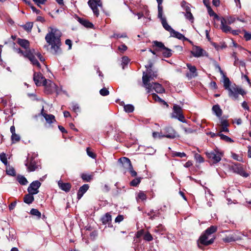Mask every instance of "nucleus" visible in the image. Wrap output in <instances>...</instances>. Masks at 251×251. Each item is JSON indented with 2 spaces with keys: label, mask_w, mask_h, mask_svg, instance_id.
Returning a JSON list of instances; mask_svg holds the SVG:
<instances>
[{
  "label": "nucleus",
  "mask_w": 251,
  "mask_h": 251,
  "mask_svg": "<svg viewBox=\"0 0 251 251\" xmlns=\"http://www.w3.org/2000/svg\"><path fill=\"white\" fill-rule=\"evenodd\" d=\"M182 129L184 131L185 134H192L196 131L195 130H194L189 127H186L183 126H181Z\"/></svg>",
  "instance_id": "nucleus-52"
},
{
  "label": "nucleus",
  "mask_w": 251,
  "mask_h": 251,
  "mask_svg": "<svg viewBox=\"0 0 251 251\" xmlns=\"http://www.w3.org/2000/svg\"><path fill=\"white\" fill-rule=\"evenodd\" d=\"M217 135L220 137L221 139L228 143H233V140L230 137L221 133H217Z\"/></svg>",
  "instance_id": "nucleus-36"
},
{
  "label": "nucleus",
  "mask_w": 251,
  "mask_h": 251,
  "mask_svg": "<svg viewBox=\"0 0 251 251\" xmlns=\"http://www.w3.org/2000/svg\"><path fill=\"white\" fill-rule=\"evenodd\" d=\"M236 240V239L233 235H230L223 238V241L225 243H230L231 242L235 241Z\"/></svg>",
  "instance_id": "nucleus-38"
},
{
  "label": "nucleus",
  "mask_w": 251,
  "mask_h": 251,
  "mask_svg": "<svg viewBox=\"0 0 251 251\" xmlns=\"http://www.w3.org/2000/svg\"><path fill=\"white\" fill-rule=\"evenodd\" d=\"M164 134L161 137H166L170 139H174L176 137V131L171 126H167L164 128Z\"/></svg>",
  "instance_id": "nucleus-12"
},
{
  "label": "nucleus",
  "mask_w": 251,
  "mask_h": 251,
  "mask_svg": "<svg viewBox=\"0 0 251 251\" xmlns=\"http://www.w3.org/2000/svg\"><path fill=\"white\" fill-rule=\"evenodd\" d=\"M207 9L208 14L210 16H213L214 20L220 21L221 18L219 17V16L214 12V11L212 9L210 6H207Z\"/></svg>",
  "instance_id": "nucleus-32"
},
{
  "label": "nucleus",
  "mask_w": 251,
  "mask_h": 251,
  "mask_svg": "<svg viewBox=\"0 0 251 251\" xmlns=\"http://www.w3.org/2000/svg\"><path fill=\"white\" fill-rule=\"evenodd\" d=\"M223 75L224 77V87L228 91V96L232 100H238L239 94L243 96L246 94V92L244 89L235 84L230 86L231 82L229 78L226 77L225 74Z\"/></svg>",
  "instance_id": "nucleus-2"
},
{
  "label": "nucleus",
  "mask_w": 251,
  "mask_h": 251,
  "mask_svg": "<svg viewBox=\"0 0 251 251\" xmlns=\"http://www.w3.org/2000/svg\"><path fill=\"white\" fill-rule=\"evenodd\" d=\"M221 25L220 28L224 32L226 33L230 32L231 28L230 26L226 25V20L225 18L222 17L220 19Z\"/></svg>",
  "instance_id": "nucleus-18"
},
{
  "label": "nucleus",
  "mask_w": 251,
  "mask_h": 251,
  "mask_svg": "<svg viewBox=\"0 0 251 251\" xmlns=\"http://www.w3.org/2000/svg\"><path fill=\"white\" fill-rule=\"evenodd\" d=\"M151 95L153 100L155 101L162 103L163 104L166 105L167 106H169L165 100L160 98L156 94L152 93Z\"/></svg>",
  "instance_id": "nucleus-35"
},
{
  "label": "nucleus",
  "mask_w": 251,
  "mask_h": 251,
  "mask_svg": "<svg viewBox=\"0 0 251 251\" xmlns=\"http://www.w3.org/2000/svg\"><path fill=\"white\" fill-rule=\"evenodd\" d=\"M25 54V57L27 58L33 65L36 66L38 68H41V65L30 50H26Z\"/></svg>",
  "instance_id": "nucleus-16"
},
{
  "label": "nucleus",
  "mask_w": 251,
  "mask_h": 251,
  "mask_svg": "<svg viewBox=\"0 0 251 251\" xmlns=\"http://www.w3.org/2000/svg\"><path fill=\"white\" fill-rule=\"evenodd\" d=\"M20 136L16 133H13L11 135V142L12 144L19 142L20 140Z\"/></svg>",
  "instance_id": "nucleus-45"
},
{
  "label": "nucleus",
  "mask_w": 251,
  "mask_h": 251,
  "mask_svg": "<svg viewBox=\"0 0 251 251\" xmlns=\"http://www.w3.org/2000/svg\"><path fill=\"white\" fill-rule=\"evenodd\" d=\"M59 187L62 190L66 192H68L70 191L72 185L70 183H64L62 180H59L58 182Z\"/></svg>",
  "instance_id": "nucleus-24"
},
{
  "label": "nucleus",
  "mask_w": 251,
  "mask_h": 251,
  "mask_svg": "<svg viewBox=\"0 0 251 251\" xmlns=\"http://www.w3.org/2000/svg\"><path fill=\"white\" fill-rule=\"evenodd\" d=\"M16 204H17L16 201H14L11 202L9 205V210H11L14 209V208L15 207L16 205Z\"/></svg>",
  "instance_id": "nucleus-64"
},
{
  "label": "nucleus",
  "mask_w": 251,
  "mask_h": 251,
  "mask_svg": "<svg viewBox=\"0 0 251 251\" xmlns=\"http://www.w3.org/2000/svg\"><path fill=\"white\" fill-rule=\"evenodd\" d=\"M72 110L77 114L78 112H80V108L78 105L76 103H73L72 105Z\"/></svg>",
  "instance_id": "nucleus-50"
},
{
  "label": "nucleus",
  "mask_w": 251,
  "mask_h": 251,
  "mask_svg": "<svg viewBox=\"0 0 251 251\" xmlns=\"http://www.w3.org/2000/svg\"><path fill=\"white\" fill-rule=\"evenodd\" d=\"M172 156H177L179 157L180 158L184 157L186 156V154L184 152H174L172 153Z\"/></svg>",
  "instance_id": "nucleus-55"
},
{
  "label": "nucleus",
  "mask_w": 251,
  "mask_h": 251,
  "mask_svg": "<svg viewBox=\"0 0 251 251\" xmlns=\"http://www.w3.org/2000/svg\"><path fill=\"white\" fill-rule=\"evenodd\" d=\"M93 175H89L85 173H83L81 175V178L85 182H90L93 179Z\"/></svg>",
  "instance_id": "nucleus-33"
},
{
  "label": "nucleus",
  "mask_w": 251,
  "mask_h": 251,
  "mask_svg": "<svg viewBox=\"0 0 251 251\" xmlns=\"http://www.w3.org/2000/svg\"><path fill=\"white\" fill-rule=\"evenodd\" d=\"M46 79L40 72H34L33 80L37 86L43 85L44 80Z\"/></svg>",
  "instance_id": "nucleus-17"
},
{
  "label": "nucleus",
  "mask_w": 251,
  "mask_h": 251,
  "mask_svg": "<svg viewBox=\"0 0 251 251\" xmlns=\"http://www.w3.org/2000/svg\"><path fill=\"white\" fill-rule=\"evenodd\" d=\"M144 234V229L138 230L136 233V237L137 238H140Z\"/></svg>",
  "instance_id": "nucleus-62"
},
{
  "label": "nucleus",
  "mask_w": 251,
  "mask_h": 251,
  "mask_svg": "<svg viewBox=\"0 0 251 251\" xmlns=\"http://www.w3.org/2000/svg\"><path fill=\"white\" fill-rule=\"evenodd\" d=\"M89 188V186L87 184H83L81 186L77 193V199L80 200L83 195L87 192Z\"/></svg>",
  "instance_id": "nucleus-20"
},
{
  "label": "nucleus",
  "mask_w": 251,
  "mask_h": 251,
  "mask_svg": "<svg viewBox=\"0 0 251 251\" xmlns=\"http://www.w3.org/2000/svg\"><path fill=\"white\" fill-rule=\"evenodd\" d=\"M30 214L32 215L37 216L38 219H40L41 218V213L37 209L32 208L30 211Z\"/></svg>",
  "instance_id": "nucleus-41"
},
{
  "label": "nucleus",
  "mask_w": 251,
  "mask_h": 251,
  "mask_svg": "<svg viewBox=\"0 0 251 251\" xmlns=\"http://www.w3.org/2000/svg\"><path fill=\"white\" fill-rule=\"evenodd\" d=\"M43 86L45 87V90L48 94L52 93L54 90L55 84L50 80L45 79Z\"/></svg>",
  "instance_id": "nucleus-15"
},
{
  "label": "nucleus",
  "mask_w": 251,
  "mask_h": 251,
  "mask_svg": "<svg viewBox=\"0 0 251 251\" xmlns=\"http://www.w3.org/2000/svg\"><path fill=\"white\" fill-rule=\"evenodd\" d=\"M151 80V75L146 74L145 72H143L142 81L145 88L148 90V93H150L151 91L152 83L150 82Z\"/></svg>",
  "instance_id": "nucleus-13"
},
{
  "label": "nucleus",
  "mask_w": 251,
  "mask_h": 251,
  "mask_svg": "<svg viewBox=\"0 0 251 251\" xmlns=\"http://www.w3.org/2000/svg\"><path fill=\"white\" fill-rule=\"evenodd\" d=\"M17 42L20 46L25 49L26 50H30L29 49V42L28 40L26 39L18 38Z\"/></svg>",
  "instance_id": "nucleus-26"
},
{
  "label": "nucleus",
  "mask_w": 251,
  "mask_h": 251,
  "mask_svg": "<svg viewBox=\"0 0 251 251\" xmlns=\"http://www.w3.org/2000/svg\"><path fill=\"white\" fill-rule=\"evenodd\" d=\"M17 181L22 185H25L27 184L28 181L26 178L23 176L18 175L16 178Z\"/></svg>",
  "instance_id": "nucleus-29"
},
{
  "label": "nucleus",
  "mask_w": 251,
  "mask_h": 251,
  "mask_svg": "<svg viewBox=\"0 0 251 251\" xmlns=\"http://www.w3.org/2000/svg\"><path fill=\"white\" fill-rule=\"evenodd\" d=\"M44 109L43 108L41 111L42 115L45 118L47 122L49 124L53 123L55 122V117L52 114H48L44 112Z\"/></svg>",
  "instance_id": "nucleus-23"
},
{
  "label": "nucleus",
  "mask_w": 251,
  "mask_h": 251,
  "mask_svg": "<svg viewBox=\"0 0 251 251\" xmlns=\"http://www.w3.org/2000/svg\"><path fill=\"white\" fill-rule=\"evenodd\" d=\"M230 169L235 173H236L243 177H247L249 175L247 173L241 164L238 163H233L230 166Z\"/></svg>",
  "instance_id": "nucleus-7"
},
{
  "label": "nucleus",
  "mask_w": 251,
  "mask_h": 251,
  "mask_svg": "<svg viewBox=\"0 0 251 251\" xmlns=\"http://www.w3.org/2000/svg\"><path fill=\"white\" fill-rule=\"evenodd\" d=\"M33 1L38 6H40V4H44L47 0H33Z\"/></svg>",
  "instance_id": "nucleus-59"
},
{
  "label": "nucleus",
  "mask_w": 251,
  "mask_h": 251,
  "mask_svg": "<svg viewBox=\"0 0 251 251\" xmlns=\"http://www.w3.org/2000/svg\"><path fill=\"white\" fill-rule=\"evenodd\" d=\"M124 110L127 113H131L134 110V107L132 104H126L124 106Z\"/></svg>",
  "instance_id": "nucleus-44"
},
{
  "label": "nucleus",
  "mask_w": 251,
  "mask_h": 251,
  "mask_svg": "<svg viewBox=\"0 0 251 251\" xmlns=\"http://www.w3.org/2000/svg\"><path fill=\"white\" fill-rule=\"evenodd\" d=\"M100 94L102 96H106L109 94V91L107 88L104 87L100 90Z\"/></svg>",
  "instance_id": "nucleus-54"
},
{
  "label": "nucleus",
  "mask_w": 251,
  "mask_h": 251,
  "mask_svg": "<svg viewBox=\"0 0 251 251\" xmlns=\"http://www.w3.org/2000/svg\"><path fill=\"white\" fill-rule=\"evenodd\" d=\"M173 113H172V117L177 119L180 122L182 123H187V120H185V117L183 114L182 108L178 105L175 104L173 106Z\"/></svg>",
  "instance_id": "nucleus-6"
},
{
  "label": "nucleus",
  "mask_w": 251,
  "mask_h": 251,
  "mask_svg": "<svg viewBox=\"0 0 251 251\" xmlns=\"http://www.w3.org/2000/svg\"><path fill=\"white\" fill-rule=\"evenodd\" d=\"M142 178H143L141 177H136V178H134L132 180H131L130 182V183H129L130 186H133V187L138 186V185L140 183Z\"/></svg>",
  "instance_id": "nucleus-34"
},
{
  "label": "nucleus",
  "mask_w": 251,
  "mask_h": 251,
  "mask_svg": "<svg viewBox=\"0 0 251 251\" xmlns=\"http://www.w3.org/2000/svg\"><path fill=\"white\" fill-rule=\"evenodd\" d=\"M127 171L129 172V173L132 177L136 176L137 173L134 170L133 166Z\"/></svg>",
  "instance_id": "nucleus-57"
},
{
  "label": "nucleus",
  "mask_w": 251,
  "mask_h": 251,
  "mask_svg": "<svg viewBox=\"0 0 251 251\" xmlns=\"http://www.w3.org/2000/svg\"><path fill=\"white\" fill-rule=\"evenodd\" d=\"M191 53L195 57L208 56L207 53L205 50H203L200 46L196 45L193 46L192 50L191 51Z\"/></svg>",
  "instance_id": "nucleus-10"
},
{
  "label": "nucleus",
  "mask_w": 251,
  "mask_h": 251,
  "mask_svg": "<svg viewBox=\"0 0 251 251\" xmlns=\"http://www.w3.org/2000/svg\"><path fill=\"white\" fill-rule=\"evenodd\" d=\"M161 20V24L162 25L163 27L164 28L165 30L169 31L170 34L172 33L173 31H174V29L171 27L170 25H168L167 23V20L165 17H163V14L161 15V17H158Z\"/></svg>",
  "instance_id": "nucleus-22"
},
{
  "label": "nucleus",
  "mask_w": 251,
  "mask_h": 251,
  "mask_svg": "<svg viewBox=\"0 0 251 251\" xmlns=\"http://www.w3.org/2000/svg\"><path fill=\"white\" fill-rule=\"evenodd\" d=\"M212 110L217 117H220L222 116V110L218 104L213 105L212 107Z\"/></svg>",
  "instance_id": "nucleus-30"
},
{
  "label": "nucleus",
  "mask_w": 251,
  "mask_h": 251,
  "mask_svg": "<svg viewBox=\"0 0 251 251\" xmlns=\"http://www.w3.org/2000/svg\"><path fill=\"white\" fill-rule=\"evenodd\" d=\"M112 220L111 215L109 213H106L101 218V221L103 225L108 224L109 226V225L111 224Z\"/></svg>",
  "instance_id": "nucleus-27"
},
{
  "label": "nucleus",
  "mask_w": 251,
  "mask_h": 251,
  "mask_svg": "<svg viewBox=\"0 0 251 251\" xmlns=\"http://www.w3.org/2000/svg\"><path fill=\"white\" fill-rule=\"evenodd\" d=\"M34 194H31V193H29L25 195L24 197V201L28 204H30L34 200V198L33 197Z\"/></svg>",
  "instance_id": "nucleus-28"
},
{
  "label": "nucleus",
  "mask_w": 251,
  "mask_h": 251,
  "mask_svg": "<svg viewBox=\"0 0 251 251\" xmlns=\"http://www.w3.org/2000/svg\"><path fill=\"white\" fill-rule=\"evenodd\" d=\"M50 31L45 36V40L50 45V52L54 55L60 54L62 53L61 46V32L58 29L50 27Z\"/></svg>",
  "instance_id": "nucleus-1"
},
{
  "label": "nucleus",
  "mask_w": 251,
  "mask_h": 251,
  "mask_svg": "<svg viewBox=\"0 0 251 251\" xmlns=\"http://www.w3.org/2000/svg\"><path fill=\"white\" fill-rule=\"evenodd\" d=\"M118 161L121 163V167L125 170L124 171L125 172H126V171L128 170L130 168L132 167L130 159L127 157H121L120 159H119Z\"/></svg>",
  "instance_id": "nucleus-14"
},
{
  "label": "nucleus",
  "mask_w": 251,
  "mask_h": 251,
  "mask_svg": "<svg viewBox=\"0 0 251 251\" xmlns=\"http://www.w3.org/2000/svg\"><path fill=\"white\" fill-rule=\"evenodd\" d=\"M33 24L32 22H27L25 25H22L23 28L27 32H30L33 27Z\"/></svg>",
  "instance_id": "nucleus-40"
},
{
  "label": "nucleus",
  "mask_w": 251,
  "mask_h": 251,
  "mask_svg": "<svg viewBox=\"0 0 251 251\" xmlns=\"http://www.w3.org/2000/svg\"><path fill=\"white\" fill-rule=\"evenodd\" d=\"M0 160L5 165L8 164L7 157L4 152H1L0 154Z\"/></svg>",
  "instance_id": "nucleus-46"
},
{
  "label": "nucleus",
  "mask_w": 251,
  "mask_h": 251,
  "mask_svg": "<svg viewBox=\"0 0 251 251\" xmlns=\"http://www.w3.org/2000/svg\"><path fill=\"white\" fill-rule=\"evenodd\" d=\"M136 199H140L143 201L147 199V195L144 192L140 191V192L137 194Z\"/></svg>",
  "instance_id": "nucleus-42"
},
{
  "label": "nucleus",
  "mask_w": 251,
  "mask_h": 251,
  "mask_svg": "<svg viewBox=\"0 0 251 251\" xmlns=\"http://www.w3.org/2000/svg\"><path fill=\"white\" fill-rule=\"evenodd\" d=\"M88 4L92 10L94 15L98 17L99 15V10L98 6H101L102 2L100 0H89Z\"/></svg>",
  "instance_id": "nucleus-9"
},
{
  "label": "nucleus",
  "mask_w": 251,
  "mask_h": 251,
  "mask_svg": "<svg viewBox=\"0 0 251 251\" xmlns=\"http://www.w3.org/2000/svg\"><path fill=\"white\" fill-rule=\"evenodd\" d=\"M153 48H156V50L162 51L163 56L166 58H169L172 55V50L166 47L161 42L154 41L152 42Z\"/></svg>",
  "instance_id": "nucleus-3"
},
{
  "label": "nucleus",
  "mask_w": 251,
  "mask_h": 251,
  "mask_svg": "<svg viewBox=\"0 0 251 251\" xmlns=\"http://www.w3.org/2000/svg\"><path fill=\"white\" fill-rule=\"evenodd\" d=\"M209 236V235H206L204 232L201 234L197 241V245L199 249L203 250L202 245L208 246L214 242L216 237L213 236L210 240H208Z\"/></svg>",
  "instance_id": "nucleus-4"
},
{
  "label": "nucleus",
  "mask_w": 251,
  "mask_h": 251,
  "mask_svg": "<svg viewBox=\"0 0 251 251\" xmlns=\"http://www.w3.org/2000/svg\"><path fill=\"white\" fill-rule=\"evenodd\" d=\"M129 62V59L127 56H125L122 57L121 65L123 69L127 65Z\"/></svg>",
  "instance_id": "nucleus-43"
},
{
  "label": "nucleus",
  "mask_w": 251,
  "mask_h": 251,
  "mask_svg": "<svg viewBox=\"0 0 251 251\" xmlns=\"http://www.w3.org/2000/svg\"><path fill=\"white\" fill-rule=\"evenodd\" d=\"M41 185V183L38 180H35L32 182L27 188L29 193L36 195L39 193V188Z\"/></svg>",
  "instance_id": "nucleus-11"
},
{
  "label": "nucleus",
  "mask_w": 251,
  "mask_h": 251,
  "mask_svg": "<svg viewBox=\"0 0 251 251\" xmlns=\"http://www.w3.org/2000/svg\"><path fill=\"white\" fill-rule=\"evenodd\" d=\"M185 16L186 19H187L189 21H191L192 22H193L194 17L191 12L186 13V14H185Z\"/></svg>",
  "instance_id": "nucleus-56"
},
{
  "label": "nucleus",
  "mask_w": 251,
  "mask_h": 251,
  "mask_svg": "<svg viewBox=\"0 0 251 251\" xmlns=\"http://www.w3.org/2000/svg\"><path fill=\"white\" fill-rule=\"evenodd\" d=\"M158 3V17H161V15L163 14V8L162 5L163 0H156Z\"/></svg>",
  "instance_id": "nucleus-37"
},
{
  "label": "nucleus",
  "mask_w": 251,
  "mask_h": 251,
  "mask_svg": "<svg viewBox=\"0 0 251 251\" xmlns=\"http://www.w3.org/2000/svg\"><path fill=\"white\" fill-rule=\"evenodd\" d=\"M242 32L244 33V37L246 41L251 40V33L247 32L245 29L242 30Z\"/></svg>",
  "instance_id": "nucleus-49"
},
{
  "label": "nucleus",
  "mask_w": 251,
  "mask_h": 251,
  "mask_svg": "<svg viewBox=\"0 0 251 251\" xmlns=\"http://www.w3.org/2000/svg\"><path fill=\"white\" fill-rule=\"evenodd\" d=\"M124 216L122 215H119L115 219L116 223H120L124 220Z\"/></svg>",
  "instance_id": "nucleus-60"
},
{
  "label": "nucleus",
  "mask_w": 251,
  "mask_h": 251,
  "mask_svg": "<svg viewBox=\"0 0 251 251\" xmlns=\"http://www.w3.org/2000/svg\"><path fill=\"white\" fill-rule=\"evenodd\" d=\"M25 165L28 172H33L37 170L39 167L41 168L40 166L37 164V162L33 156L27 158Z\"/></svg>",
  "instance_id": "nucleus-8"
},
{
  "label": "nucleus",
  "mask_w": 251,
  "mask_h": 251,
  "mask_svg": "<svg viewBox=\"0 0 251 251\" xmlns=\"http://www.w3.org/2000/svg\"><path fill=\"white\" fill-rule=\"evenodd\" d=\"M143 238L145 240L149 242L153 240V237L149 231H147L145 233Z\"/></svg>",
  "instance_id": "nucleus-48"
},
{
  "label": "nucleus",
  "mask_w": 251,
  "mask_h": 251,
  "mask_svg": "<svg viewBox=\"0 0 251 251\" xmlns=\"http://www.w3.org/2000/svg\"><path fill=\"white\" fill-rule=\"evenodd\" d=\"M6 174L8 175L15 176L16 175L15 170L13 167H10L8 169H7L6 171Z\"/></svg>",
  "instance_id": "nucleus-47"
},
{
  "label": "nucleus",
  "mask_w": 251,
  "mask_h": 251,
  "mask_svg": "<svg viewBox=\"0 0 251 251\" xmlns=\"http://www.w3.org/2000/svg\"><path fill=\"white\" fill-rule=\"evenodd\" d=\"M154 90L157 93L162 94L165 93V90L162 85L157 82L152 83L151 90Z\"/></svg>",
  "instance_id": "nucleus-19"
},
{
  "label": "nucleus",
  "mask_w": 251,
  "mask_h": 251,
  "mask_svg": "<svg viewBox=\"0 0 251 251\" xmlns=\"http://www.w3.org/2000/svg\"><path fill=\"white\" fill-rule=\"evenodd\" d=\"M86 152H87V155L89 156H90V157H91L93 159H94L96 157V156H97L96 154L91 151L90 148H89V147L87 148Z\"/></svg>",
  "instance_id": "nucleus-51"
},
{
  "label": "nucleus",
  "mask_w": 251,
  "mask_h": 251,
  "mask_svg": "<svg viewBox=\"0 0 251 251\" xmlns=\"http://www.w3.org/2000/svg\"><path fill=\"white\" fill-rule=\"evenodd\" d=\"M226 20V24L230 25L235 21V18L232 17H228Z\"/></svg>",
  "instance_id": "nucleus-61"
},
{
  "label": "nucleus",
  "mask_w": 251,
  "mask_h": 251,
  "mask_svg": "<svg viewBox=\"0 0 251 251\" xmlns=\"http://www.w3.org/2000/svg\"><path fill=\"white\" fill-rule=\"evenodd\" d=\"M77 20L80 24L87 28H93L94 27V25L87 20L79 17H77Z\"/></svg>",
  "instance_id": "nucleus-25"
},
{
  "label": "nucleus",
  "mask_w": 251,
  "mask_h": 251,
  "mask_svg": "<svg viewBox=\"0 0 251 251\" xmlns=\"http://www.w3.org/2000/svg\"><path fill=\"white\" fill-rule=\"evenodd\" d=\"M232 57L234 58V65L235 66H237L238 64L239 59L238 57L236 56V53L235 52H233L232 54Z\"/></svg>",
  "instance_id": "nucleus-58"
},
{
  "label": "nucleus",
  "mask_w": 251,
  "mask_h": 251,
  "mask_svg": "<svg viewBox=\"0 0 251 251\" xmlns=\"http://www.w3.org/2000/svg\"><path fill=\"white\" fill-rule=\"evenodd\" d=\"M194 157L196 161L200 163L203 162L204 161L202 156L197 153H195Z\"/></svg>",
  "instance_id": "nucleus-53"
},
{
  "label": "nucleus",
  "mask_w": 251,
  "mask_h": 251,
  "mask_svg": "<svg viewBox=\"0 0 251 251\" xmlns=\"http://www.w3.org/2000/svg\"><path fill=\"white\" fill-rule=\"evenodd\" d=\"M222 127H228L229 126V123L226 120H223L221 121Z\"/></svg>",
  "instance_id": "nucleus-63"
},
{
  "label": "nucleus",
  "mask_w": 251,
  "mask_h": 251,
  "mask_svg": "<svg viewBox=\"0 0 251 251\" xmlns=\"http://www.w3.org/2000/svg\"><path fill=\"white\" fill-rule=\"evenodd\" d=\"M170 34L171 36L176 38L179 40H182L184 37V35L183 34L178 31H175L174 29Z\"/></svg>",
  "instance_id": "nucleus-39"
},
{
  "label": "nucleus",
  "mask_w": 251,
  "mask_h": 251,
  "mask_svg": "<svg viewBox=\"0 0 251 251\" xmlns=\"http://www.w3.org/2000/svg\"><path fill=\"white\" fill-rule=\"evenodd\" d=\"M207 157L212 162L213 164L219 162L223 156V153L220 152L217 149L211 151L210 152H205Z\"/></svg>",
  "instance_id": "nucleus-5"
},
{
  "label": "nucleus",
  "mask_w": 251,
  "mask_h": 251,
  "mask_svg": "<svg viewBox=\"0 0 251 251\" xmlns=\"http://www.w3.org/2000/svg\"><path fill=\"white\" fill-rule=\"evenodd\" d=\"M217 230V226H211L208 227L204 231L206 235L210 236L211 234L216 232Z\"/></svg>",
  "instance_id": "nucleus-31"
},
{
  "label": "nucleus",
  "mask_w": 251,
  "mask_h": 251,
  "mask_svg": "<svg viewBox=\"0 0 251 251\" xmlns=\"http://www.w3.org/2000/svg\"><path fill=\"white\" fill-rule=\"evenodd\" d=\"M186 66L188 69L189 70L190 72L192 73L191 75H189V73L186 74V76L188 77H195L198 75V74L197 73V68L195 66H192L189 63L187 64Z\"/></svg>",
  "instance_id": "nucleus-21"
}]
</instances>
